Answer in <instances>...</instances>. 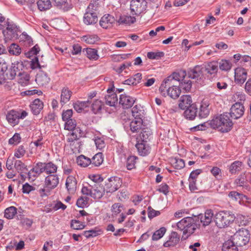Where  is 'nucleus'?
<instances>
[{"label":"nucleus","instance_id":"f257e3e1","mask_svg":"<svg viewBox=\"0 0 251 251\" xmlns=\"http://www.w3.org/2000/svg\"><path fill=\"white\" fill-rule=\"evenodd\" d=\"M235 219L233 213L229 211H220L217 212L214 217L216 226L219 228L228 226Z\"/></svg>","mask_w":251,"mask_h":251},{"label":"nucleus","instance_id":"f03ea898","mask_svg":"<svg viewBox=\"0 0 251 251\" xmlns=\"http://www.w3.org/2000/svg\"><path fill=\"white\" fill-rule=\"evenodd\" d=\"M196 221V217H187L177 223L176 226L178 229L183 231V234H189L190 235L193 233L198 227Z\"/></svg>","mask_w":251,"mask_h":251},{"label":"nucleus","instance_id":"7ed1b4c3","mask_svg":"<svg viewBox=\"0 0 251 251\" xmlns=\"http://www.w3.org/2000/svg\"><path fill=\"white\" fill-rule=\"evenodd\" d=\"M6 28L3 30L5 40L7 41L17 39L19 33H21L19 27L13 22L9 21L8 19L6 22Z\"/></svg>","mask_w":251,"mask_h":251},{"label":"nucleus","instance_id":"20e7f679","mask_svg":"<svg viewBox=\"0 0 251 251\" xmlns=\"http://www.w3.org/2000/svg\"><path fill=\"white\" fill-rule=\"evenodd\" d=\"M97 8L93 3H90L88 6L83 17V22L87 25H93L98 22Z\"/></svg>","mask_w":251,"mask_h":251},{"label":"nucleus","instance_id":"39448f33","mask_svg":"<svg viewBox=\"0 0 251 251\" xmlns=\"http://www.w3.org/2000/svg\"><path fill=\"white\" fill-rule=\"evenodd\" d=\"M232 238L236 246L243 247L249 242L250 234L248 230L242 228L237 231L233 235Z\"/></svg>","mask_w":251,"mask_h":251},{"label":"nucleus","instance_id":"423d86ee","mask_svg":"<svg viewBox=\"0 0 251 251\" xmlns=\"http://www.w3.org/2000/svg\"><path fill=\"white\" fill-rule=\"evenodd\" d=\"M164 86H165V88L162 89V91L161 89V86L159 87V92L163 96H169L174 99H177L179 96L181 90L176 85L174 84L173 86L165 85Z\"/></svg>","mask_w":251,"mask_h":251},{"label":"nucleus","instance_id":"0eeeda50","mask_svg":"<svg viewBox=\"0 0 251 251\" xmlns=\"http://www.w3.org/2000/svg\"><path fill=\"white\" fill-rule=\"evenodd\" d=\"M122 184V179L118 176L109 178L105 184V190L107 193H113L117 191Z\"/></svg>","mask_w":251,"mask_h":251},{"label":"nucleus","instance_id":"6e6552de","mask_svg":"<svg viewBox=\"0 0 251 251\" xmlns=\"http://www.w3.org/2000/svg\"><path fill=\"white\" fill-rule=\"evenodd\" d=\"M23 67V63L18 61H15L12 63L10 69L5 74V75L8 79L12 80L14 79L17 74L18 76L22 75L20 70Z\"/></svg>","mask_w":251,"mask_h":251},{"label":"nucleus","instance_id":"1a4fd4ad","mask_svg":"<svg viewBox=\"0 0 251 251\" xmlns=\"http://www.w3.org/2000/svg\"><path fill=\"white\" fill-rule=\"evenodd\" d=\"M147 1L144 0H132L130 9L133 14L139 15L146 10Z\"/></svg>","mask_w":251,"mask_h":251},{"label":"nucleus","instance_id":"9d476101","mask_svg":"<svg viewBox=\"0 0 251 251\" xmlns=\"http://www.w3.org/2000/svg\"><path fill=\"white\" fill-rule=\"evenodd\" d=\"M203 68L200 65H196L193 68L188 70L187 75L189 78L194 79L196 81L200 80L203 77Z\"/></svg>","mask_w":251,"mask_h":251},{"label":"nucleus","instance_id":"9b49d317","mask_svg":"<svg viewBox=\"0 0 251 251\" xmlns=\"http://www.w3.org/2000/svg\"><path fill=\"white\" fill-rule=\"evenodd\" d=\"M244 111V106L243 104L240 102H236L231 106L229 114L232 119H238L243 115Z\"/></svg>","mask_w":251,"mask_h":251},{"label":"nucleus","instance_id":"f8f14e48","mask_svg":"<svg viewBox=\"0 0 251 251\" xmlns=\"http://www.w3.org/2000/svg\"><path fill=\"white\" fill-rule=\"evenodd\" d=\"M91 197L95 199H100L104 194L105 189L99 182H93L92 185Z\"/></svg>","mask_w":251,"mask_h":251},{"label":"nucleus","instance_id":"ddd939ff","mask_svg":"<svg viewBox=\"0 0 251 251\" xmlns=\"http://www.w3.org/2000/svg\"><path fill=\"white\" fill-rule=\"evenodd\" d=\"M221 120L222 127L220 128V131L222 132H226L230 130L233 126V123L230 120L227 113H224L220 115Z\"/></svg>","mask_w":251,"mask_h":251},{"label":"nucleus","instance_id":"4468645a","mask_svg":"<svg viewBox=\"0 0 251 251\" xmlns=\"http://www.w3.org/2000/svg\"><path fill=\"white\" fill-rule=\"evenodd\" d=\"M214 215L213 212L211 209H207L205 211L204 214H199L197 217V219H200L201 223L203 226H208L212 222V219L214 218Z\"/></svg>","mask_w":251,"mask_h":251},{"label":"nucleus","instance_id":"2eb2a0df","mask_svg":"<svg viewBox=\"0 0 251 251\" xmlns=\"http://www.w3.org/2000/svg\"><path fill=\"white\" fill-rule=\"evenodd\" d=\"M180 237L176 232L172 231L168 236L167 240L164 243L163 246L166 248L175 247L179 242Z\"/></svg>","mask_w":251,"mask_h":251},{"label":"nucleus","instance_id":"dca6fc26","mask_svg":"<svg viewBox=\"0 0 251 251\" xmlns=\"http://www.w3.org/2000/svg\"><path fill=\"white\" fill-rule=\"evenodd\" d=\"M59 178L57 175H49L45 177V186L51 190L56 188L59 184Z\"/></svg>","mask_w":251,"mask_h":251},{"label":"nucleus","instance_id":"f3484780","mask_svg":"<svg viewBox=\"0 0 251 251\" xmlns=\"http://www.w3.org/2000/svg\"><path fill=\"white\" fill-rule=\"evenodd\" d=\"M135 99L126 94H122L119 99V103L122 105L123 108H130L135 102Z\"/></svg>","mask_w":251,"mask_h":251},{"label":"nucleus","instance_id":"a211bd4d","mask_svg":"<svg viewBox=\"0 0 251 251\" xmlns=\"http://www.w3.org/2000/svg\"><path fill=\"white\" fill-rule=\"evenodd\" d=\"M247 73L243 68H237L235 70V82L239 84H243L247 79Z\"/></svg>","mask_w":251,"mask_h":251},{"label":"nucleus","instance_id":"6ab92c4d","mask_svg":"<svg viewBox=\"0 0 251 251\" xmlns=\"http://www.w3.org/2000/svg\"><path fill=\"white\" fill-rule=\"evenodd\" d=\"M65 185L68 192L70 194H74L77 188L76 178L72 176H68L66 180Z\"/></svg>","mask_w":251,"mask_h":251},{"label":"nucleus","instance_id":"aec40b11","mask_svg":"<svg viewBox=\"0 0 251 251\" xmlns=\"http://www.w3.org/2000/svg\"><path fill=\"white\" fill-rule=\"evenodd\" d=\"M114 17L110 14H106L103 16L100 21V25L105 29L110 28L115 22Z\"/></svg>","mask_w":251,"mask_h":251},{"label":"nucleus","instance_id":"412c9836","mask_svg":"<svg viewBox=\"0 0 251 251\" xmlns=\"http://www.w3.org/2000/svg\"><path fill=\"white\" fill-rule=\"evenodd\" d=\"M180 81V75L178 73H174L171 75L167 77L164 80L161 84V89L165 88V85H175V81ZM162 91V89H161Z\"/></svg>","mask_w":251,"mask_h":251},{"label":"nucleus","instance_id":"4be33fe9","mask_svg":"<svg viewBox=\"0 0 251 251\" xmlns=\"http://www.w3.org/2000/svg\"><path fill=\"white\" fill-rule=\"evenodd\" d=\"M45 163L38 162L34 167L28 173V176L29 178L31 176L33 175L34 177H37L45 171Z\"/></svg>","mask_w":251,"mask_h":251},{"label":"nucleus","instance_id":"5701e85b","mask_svg":"<svg viewBox=\"0 0 251 251\" xmlns=\"http://www.w3.org/2000/svg\"><path fill=\"white\" fill-rule=\"evenodd\" d=\"M8 62L7 58L0 57V84L5 82L4 73L7 70Z\"/></svg>","mask_w":251,"mask_h":251},{"label":"nucleus","instance_id":"b1692460","mask_svg":"<svg viewBox=\"0 0 251 251\" xmlns=\"http://www.w3.org/2000/svg\"><path fill=\"white\" fill-rule=\"evenodd\" d=\"M209 102L207 100H203L200 108L199 116L201 118L207 117L210 113Z\"/></svg>","mask_w":251,"mask_h":251},{"label":"nucleus","instance_id":"393cba45","mask_svg":"<svg viewBox=\"0 0 251 251\" xmlns=\"http://www.w3.org/2000/svg\"><path fill=\"white\" fill-rule=\"evenodd\" d=\"M107 93L109 94L105 96V103L106 104L110 106H114L118 102V97L117 94L115 93H113V88H109L107 90Z\"/></svg>","mask_w":251,"mask_h":251},{"label":"nucleus","instance_id":"a878e982","mask_svg":"<svg viewBox=\"0 0 251 251\" xmlns=\"http://www.w3.org/2000/svg\"><path fill=\"white\" fill-rule=\"evenodd\" d=\"M54 5L64 11H67L73 8L71 1L68 0H52Z\"/></svg>","mask_w":251,"mask_h":251},{"label":"nucleus","instance_id":"bb28decb","mask_svg":"<svg viewBox=\"0 0 251 251\" xmlns=\"http://www.w3.org/2000/svg\"><path fill=\"white\" fill-rule=\"evenodd\" d=\"M143 126L142 117L134 118L130 124V130L133 132H139L143 129Z\"/></svg>","mask_w":251,"mask_h":251},{"label":"nucleus","instance_id":"cd10ccee","mask_svg":"<svg viewBox=\"0 0 251 251\" xmlns=\"http://www.w3.org/2000/svg\"><path fill=\"white\" fill-rule=\"evenodd\" d=\"M35 81L38 85L43 86L49 83L50 78L46 73L41 71L36 75Z\"/></svg>","mask_w":251,"mask_h":251},{"label":"nucleus","instance_id":"c85d7f7f","mask_svg":"<svg viewBox=\"0 0 251 251\" xmlns=\"http://www.w3.org/2000/svg\"><path fill=\"white\" fill-rule=\"evenodd\" d=\"M136 147L138 150L139 154L142 156H146L150 152V147L147 144V142H141L139 143V141L136 144Z\"/></svg>","mask_w":251,"mask_h":251},{"label":"nucleus","instance_id":"c756f323","mask_svg":"<svg viewBox=\"0 0 251 251\" xmlns=\"http://www.w3.org/2000/svg\"><path fill=\"white\" fill-rule=\"evenodd\" d=\"M43 102L39 99H35L30 105L31 110L34 115H38L43 108Z\"/></svg>","mask_w":251,"mask_h":251},{"label":"nucleus","instance_id":"7c9ffc66","mask_svg":"<svg viewBox=\"0 0 251 251\" xmlns=\"http://www.w3.org/2000/svg\"><path fill=\"white\" fill-rule=\"evenodd\" d=\"M192 98L190 95H183L179 100L178 106L180 109L184 110L190 106L192 104Z\"/></svg>","mask_w":251,"mask_h":251},{"label":"nucleus","instance_id":"2f4dec72","mask_svg":"<svg viewBox=\"0 0 251 251\" xmlns=\"http://www.w3.org/2000/svg\"><path fill=\"white\" fill-rule=\"evenodd\" d=\"M197 107L195 104H192L190 106L187 107L184 112V116L190 120H194L197 113Z\"/></svg>","mask_w":251,"mask_h":251},{"label":"nucleus","instance_id":"473e14b6","mask_svg":"<svg viewBox=\"0 0 251 251\" xmlns=\"http://www.w3.org/2000/svg\"><path fill=\"white\" fill-rule=\"evenodd\" d=\"M19 117L18 112L11 110L6 115V119L9 123L15 126L19 122Z\"/></svg>","mask_w":251,"mask_h":251},{"label":"nucleus","instance_id":"72a5a7b5","mask_svg":"<svg viewBox=\"0 0 251 251\" xmlns=\"http://www.w3.org/2000/svg\"><path fill=\"white\" fill-rule=\"evenodd\" d=\"M72 92L68 88L64 87L61 91L60 102L63 105L68 102L71 98Z\"/></svg>","mask_w":251,"mask_h":251},{"label":"nucleus","instance_id":"f704fd0d","mask_svg":"<svg viewBox=\"0 0 251 251\" xmlns=\"http://www.w3.org/2000/svg\"><path fill=\"white\" fill-rule=\"evenodd\" d=\"M247 176L245 174H241L235 180L234 184L237 187H242L248 189L249 186L247 185Z\"/></svg>","mask_w":251,"mask_h":251},{"label":"nucleus","instance_id":"c9c22d12","mask_svg":"<svg viewBox=\"0 0 251 251\" xmlns=\"http://www.w3.org/2000/svg\"><path fill=\"white\" fill-rule=\"evenodd\" d=\"M238 246L235 245L234 239H229L225 242L223 245V250L224 251H237Z\"/></svg>","mask_w":251,"mask_h":251},{"label":"nucleus","instance_id":"e433bc0d","mask_svg":"<svg viewBox=\"0 0 251 251\" xmlns=\"http://www.w3.org/2000/svg\"><path fill=\"white\" fill-rule=\"evenodd\" d=\"M205 70L207 74L215 75L218 70V64L216 62H209L205 66Z\"/></svg>","mask_w":251,"mask_h":251},{"label":"nucleus","instance_id":"4c0bfd02","mask_svg":"<svg viewBox=\"0 0 251 251\" xmlns=\"http://www.w3.org/2000/svg\"><path fill=\"white\" fill-rule=\"evenodd\" d=\"M37 4L38 9L42 11L49 10L52 6L50 0H39Z\"/></svg>","mask_w":251,"mask_h":251},{"label":"nucleus","instance_id":"58836bf2","mask_svg":"<svg viewBox=\"0 0 251 251\" xmlns=\"http://www.w3.org/2000/svg\"><path fill=\"white\" fill-rule=\"evenodd\" d=\"M57 166L52 162L45 163V171L47 174L52 175L56 173Z\"/></svg>","mask_w":251,"mask_h":251},{"label":"nucleus","instance_id":"ea45409f","mask_svg":"<svg viewBox=\"0 0 251 251\" xmlns=\"http://www.w3.org/2000/svg\"><path fill=\"white\" fill-rule=\"evenodd\" d=\"M136 21L134 17L130 16H121L118 20V23L120 24L130 25L133 24Z\"/></svg>","mask_w":251,"mask_h":251},{"label":"nucleus","instance_id":"a19ab883","mask_svg":"<svg viewBox=\"0 0 251 251\" xmlns=\"http://www.w3.org/2000/svg\"><path fill=\"white\" fill-rule=\"evenodd\" d=\"M76 162L78 165L81 167H86L91 164V161L89 158L86 157L83 155H80L77 157L76 159Z\"/></svg>","mask_w":251,"mask_h":251},{"label":"nucleus","instance_id":"79ce46f5","mask_svg":"<svg viewBox=\"0 0 251 251\" xmlns=\"http://www.w3.org/2000/svg\"><path fill=\"white\" fill-rule=\"evenodd\" d=\"M90 104L89 100L80 101H77L74 103V108L78 113L82 112L84 108L88 107Z\"/></svg>","mask_w":251,"mask_h":251},{"label":"nucleus","instance_id":"37998d69","mask_svg":"<svg viewBox=\"0 0 251 251\" xmlns=\"http://www.w3.org/2000/svg\"><path fill=\"white\" fill-rule=\"evenodd\" d=\"M103 106L104 104L102 101L96 100L91 105L92 111L95 114L99 113L101 111Z\"/></svg>","mask_w":251,"mask_h":251},{"label":"nucleus","instance_id":"c03bdc74","mask_svg":"<svg viewBox=\"0 0 251 251\" xmlns=\"http://www.w3.org/2000/svg\"><path fill=\"white\" fill-rule=\"evenodd\" d=\"M221 120L220 119V116L213 118L212 120L208 122V125L214 129L218 128L220 130V128L222 127L221 124Z\"/></svg>","mask_w":251,"mask_h":251},{"label":"nucleus","instance_id":"a18cd8bd","mask_svg":"<svg viewBox=\"0 0 251 251\" xmlns=\"http://www.w3.org/2000/svg\"><path fill=\"white\" fill-rule=\"evenodd\" d=\"M92 164L95 166H100L103 161L102 153H98L96 154L91 159Z\"/></svg>","mask_w":251,"mask_h":251},{"label":"nucleus","instance_id":"49530a36","mask_svg":"<svg viewBox=\"0 0 251 251\" xmlns=\"http://www.w3.org/2000/svg\"><path fill=\"white\" fill-rule=\"evenodd\" d=\"M86 54L87 57L91 60H97L99 58L98 50L95 49L87 48Z\"/></svg>","mask_w":251,"mask_h":251},{"label":"nucleus","instance_id":"de8ad7c7","mask_svg":"<svg viewBox=\"0 0 251 251\" xmlns=\"http://www.w3.org/2000/svg\"><path fill=\"white\" fill-rule=\"evenodd\" d=\"M17 213V208L14 206L7 208L4 211V217L8 219H12Z\"/></svg>","mask_w":251,"mask_h":251},{"label":"nucleus","instance_id":"09e8293b","mask_svg":"<svg viewBox=\"0 0 251 251\" xmlns=\"http://www.w3.org/2000/svg\"><path fill=\"white\" fill-rule=\"evenodd\" d=\"M166 232V228L164 227L160 228L154 232L152 236V240L157 241L161 238Z\"/></svg>","mask_w":251,"mask_h":251},{"label":"nucleus","instance_id":"8fccbe9b","mask_svg":"<svg viewBox=\"0 0 251 251\" xmlns=\"http://www.w3.org/2000/svg\"><path fill=\"white\" fill-rule=\"evenodd\" d=\"M231 66V63L226 60H222L219 63V68L222 71H228L230 70Z\"/></svg>","mask_w":251,"mask_h":251},{"label":"nucleus","instance_id":"3c124183","mask_svg":"<svg viewBox=\"0 0 251 251\" xmlns=\"http://www.w3.org/2000/svg\"><path fill=\"white\" fill-rule=\"evenodd\" d=\"M242 163L240 161H235L229 167V172L231 174H236L241 169Z\"/></svg>","mask_w":251,"mask_h":251},{"label":"nucleus","instance_id":"603ef678","mask_svg":"<svg viewBox=\"0 0 251 251\" xmlns=\"http://www.w3.org/2000/svg\"><path fill=\"white\" fill-rule=\"evenodd\" d=\"M100 230H98L97 228L89 230L83 231V234L87 238L94 237L100 234Z\"/></svg>","mask_w":251,"mask_h":251},{"label":"nucleus","instance_id":"864d4df0","mask_svg":"<svg viewBox=\"0 0 251 251\" xmlns=\"http://www.w3.org/2000/svg\"><path fill=\"white\" fill-rule=\"evenodd\" d=\"M82 39L88 44H93L99 40V38L96 35H88L83 36Z\"/></svg>","mask_w":251,"mask_h":251},{"label":"nucleus","instance_id":"5fc2aeb1","mask_svg":"<svg viewBox=\"0 0 251 251\" xmlns=\"http://www.w3.org/2000/svg\"><path fill=\"white\" fill-rule=\"evenodd\" d=\"M137 157L135 156H129L126 160V168L128 170H131L135 167L136 160Z\"/></svg>","mask_w":251,"mask_h":251},{"label":"nucleus","instance_id":"6e6d98bb","mask_svg":"<svg viewBox=\"0 0 251 251\" xmlns=\"http://www.w3.org/2000/svg\"><path fill=\"white\" fill-rule=\"evenodd\" d=\"M9 52L11 54L18 55L21 52V49L19 45L12 44L9 47Z\"/></svg>","mask_w":251,"mask_h":251},{"label":"nucleus","instance_id":"4d7b16f0","mask_svg":"<svg viewBox=\"0 0 251 251\" xmlns=\"http://www.w3.org/2000/svg\"><path fill=\"white\" fill-rule=\"evenodd\" d=\"M76 123L75 119H71L67 121H66L65 124V129L72 131L76 127Z\"/></svg>","mask_w":251,"mask_h":251},{"label":"nucleus","instance_id":"13d9d810","mask_svg":"<svg viewBox=\"0 0 251 251\" xmlns=\"http://www.w3.org/2000/svg\"><path fill=\"white\" fill-rule=\"evenodd\" d=\"M180 86L186 92L189 91L192 87V82L190 80L184 78L180 82Z\"/></svg>","mask_w":251,"mask_h":251},{"label":"nucleus","instance_id":"bf43d9fd","mask_svg":"<svg viewBox=\"0 0 251 251\" xmlns=\"http://www.w3.org/2000/svg\"><path fill=\"white\" fill-rule=\"evenodd\" d=\"M71 227L75 230H80L84 228L85 226L76 220H72L71 223Z\"/></svg>","mask_w":251,"mask_h":251},{"label":"nucleus","instance_id":"052dcab7","mask_svg":"<svg viewBox=\"0 0 251 251\" xmlns=\"http://www.w3.org/2000/svg\"><path fill=\"white\" fill-rule=\"evenodd\" d=\"M89 198L87 197H81L76 201V205L78 207L83 208L87 206L88 203Z\"/></svg>","mask_w":251,"mask_h":251},{"label":"nucleus","instance_id":"680f3d73","mask_svg":"<svg viewBox=\"0 0 251 251\" xmlns=\"http://www.w3.org/2000/svg\"><path fill=\"white\" fill-rule=\"evenodd\" d=\"M164 55V53L163 52H149L147 53V57L151 59H158Z\"/></svg>","mask_w":251,"mask_h":251},{"label":"nucleus","instance_id":"e2e57ef3","mask_svg":"<svg viewBox=\"0 0 251 251\" xmlns=\"http://www.w3.org/2000/svg\"><path fill=\"white\" fill-rule=\"evenodd\" d=\"M140 107L135 105L132 109V115L134 118L142 117L143 114L142 110L139 109Z\"/></svg>","mask_w":251,"mask_h":251},{"label":"nucleus","instance_id":"0e129e2a","mask_svg":"<svg viewBox=\"0 0 251 251\" xmlns=\"http://www.w3.org/2000/svg\"><path fill=\"white\" fill-rule=\"evenodd\" d=\"M73 110L72 109H68L66 111H63L62 113V118L64 121L71 120L73 116Z\"/></svg>","mask_w":251,"mask_h":251},{"label":"nucleus","instance_id":"69168bd1","mask_svg":"<svg viewBox=\"0 0 251 251\" xmlns=\"http://www.w3.org/2000/svg\"><path fill=\"white\" fill-rule=\"evenodd\" d=\"M123 205L119 203H115L112 206L111 210L113 214L117 215L119 214L122 210Z\"/></svg>","mask_w":251,"mask_h":251},{"label":"nucleus","instance_id":"338daca9","mask_svg":"<svg viewBox=\"0 0 251 251\" xmlns=\"http://www.w3.org/2000/svg\"><path fill=\"white\" fill-rule=\"evenodd\" d=\"M141 133L140 134V139L141 140V142H147V139H148L149 136L151 135L150 131L149 130H145L142 129Z\"/></svg>","mask_w":251,"mask_h":251},{"label":"nucleus","instance_id":"774afa93","mask_svg":"<svg viewBox=\"0 0 251 251\" xmlns=\"http://www.w3.org/2000/svg\"><path fill=\"white\" fill-rule=\"evenodd\" d=\"M92 184L88 183L87 186H83L81 189V192L83 195L86 196H90L91 197L92 195Z\"/></svg>","mask_w":251,"mask_h":251}]
</instances>
